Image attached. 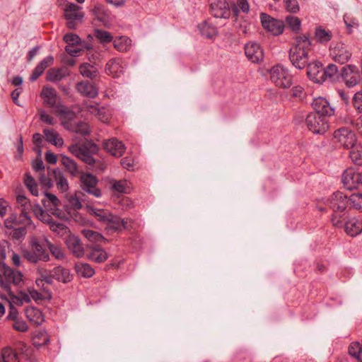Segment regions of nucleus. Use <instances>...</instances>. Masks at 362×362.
<instances>
[{"instance_id": "nucleus-56", "label": "nucleus", "mask_w": 362, "mask_h": 362, "mask_svg": "<svg viewBox=\"0 0 362 362\" xmlns=\"http://www.w3.org/2000/svg\"><path fill=\"white\" fill-rule=\"evenodd\" d=\"M49 342V339L47 334L40 333L33 339V345L35 347H40L44 345H47Z\"/></svg>"}, {"instance_id": "nucleus-52", "label": "nucleus", "mask_w": 362, "mask_h": 362, "mask_svg": "<svg viewBox=\"0 0 362 362\" xmlns=\"http://www.w3.org/2000/svg\"><path fill=\"white\" fill-rule=\"evenodd\" d=\"M11 229L12 231L10 233V235L14 240H22L27 234V228L25 226L13 227Z\"/></svg>"}, {"instance_id": "nucleus-1", "label": "nucleus", "mask_w": 362, "mask_h": 362, "mask_svg": "<svg viewBox=\"0 0 362 362\" xmlns=\"http://www.w3.org/2000/svg\"><path fill=\"white\" fill-rule=\"evenodd\" d=\"M294 40L295 44L289 49V59L294 67L303 69L309 63L312 41L309 33L296 36Z\"/></svg>"}, {"instance_id": "nucleus-13", "label": "nucleus", "mask_w": 362, "mask_h": 362, "mask_svg": "<svg viewBox=\"0 0 362 362\" xmlns=\"http://www.w3.org/2000/svg\"><path fill=\"white\" fill-rule=\"evenodd\" d=\"M209 12L214 18L228 19L230 7L226 0H209Z\"/></svg>"}, {"instance_id": "nucleus-32", "label": "nucleus", "mask_w": 362, "mask_h": 362, "mask_svg": "<svg viewBox=\"0 0 362 362\" xmlns=\"http://www.w3.org/2000/svg\"><path fill=\"white\" fill-rule=\"evenodd\" d=\"M107 253L99 246L94 247L88 255V258L96 263L104 262L107 259Z\"/></svg>"}, {"instance_id": "nucleus-47", "label": "nucleus", "mask_w": 362, "mask_h": 362, "mask_svg": "<svg viewBox=\"0 0 362 362\" xmlns=\"http://www.w3.org/2000/svg\"><path fill=\"white\" fill-rule=\"evenodd\" d=\"M285 21L288 28L293 33L296 34L299 33L301 26V21L298 17L289 15L286 17Z\"/></svg>"}, {"instance_id": "nucleus-49", "label": "nucleus", "mask_w": 362, "mask_h": 362, "mask_svg": "<svg viewBox=\"0 0 362 362\" xmlns=\"http://www.w3.org/2000/svg\"><path fill=\"white\" fill-rule=\"evenodd\" d=\"M68 202L69 206H66L65 210L69 215H71L72 212L74 213L82 207V204L76 196H71L68 199Z\"/></svg>"}, {"instance_id": "nucleus-39", "label": "nucleus", "mask_w": 362, "mask_h": 362, "mask_svg": "<svg viewBox=\"0 0 362 362\" xmlns=\"http://www.w3.org/2000/svg\"><path fill=\"white\" fill-rule=\"evenodd\" d=\"M61 163L64 166L65 170L69 172L72 176H76L78 173V166L76 163L66 156H62Z\"/></svg>"}, {"instance_id": "nucleus-29", "label": "nucleus", "mask_w": 362, "mask_h": 362, "mask_svg": "<svg viewBox=\"0 0 362 362\" xmlns=\"http://www.w3.org/2000/svg\"><path fill=\"white\" fill-rule=\"evenodd\" d=\"M52 276L54 279L64 284L71 281L73 276L70 274L69 269L62 266L55 267L52 269Z\"/></svg>"}, {"instance_id": "nucleus-7", "label": "nucleus", "mask_w": 362, "mask_h": 362, "mask_svg": "<svg viewBox=\"0 0 362 362\" xmlns=\"http://www.w3.org/2000/svg\"><path fill=\"white\" fill-rule=\"evenodd\" d=\"M305 122L310 132L315 134L322 135L329 128V123L327 117L310 112L307 115Z\"/></svg>"}, {"instance_id": "nucleus-4", "label": "nucleus", "mask_w": 362, "mask_h": 362, "mask_svg": "<svg viewBox=\"0 0 362 362\" xmlns=\"http://www.w3.org/2000/svg\"><path fill=\"white\" fill-rule=\"evenodd\" d=\"M69 151L87 165H93L96 162L93 155L98 153L99 147L96 144L87 141L81 144L71 145Z\"/></svg>"}, {"instance_id": "nucleus-42", "label": "nucleus", "mask_w": 362, "mask_h": 362, "mask_svg": "<svg viewBox=\"0 0 362 362\" xmlns=\"http://www.w3.org/2000/svg\"><path fill=\"white\" fill-rule=\"evenodd\" d=\"M79 71L83 76L95 78L98 76V70L89 63H83L79 66Z\"/></svg>"}, {"instance_id": "nucleus-54", "label": "nucleus", "mask_w": 362, "mask_h": 362, "mask_svg": "<svg viewBox=\"0 0 362 362\" xmlns=\"http://www.w3.org/2000/svg\"><path fill=\"white\" fill-rule=\"evenodd\" d=\"M82 234L91 242H99L104 238L100 233L89 229L83 230Z\"/></svg>"}, {"instance_id": "nucleus-3", "label": "nucleus", "mask_w": 362, "mask_h": 362, "mask_svg": "<svg viewBox=\"0 0 362 362\" xmlns=\"http://www.w3.org/2000/svg\"><path fill=\"white\" fill-rule=\"evenodd\" d=\"M47 238L39 240L33 238L30 242V250H25L23 252V257L29 262L36 264L40 261L48 262L49 258V252L47 248Z\"/></svg>"}, {"instance_id": "nucleus-36", "label": "nucleus", "mask_w": 362, "mask_h": 362, "mask_svg": "<svg viewBox=\"0 0 362 362\" xmlns=\"http://www.w3.org/2000/svg\"><path fill=\"white\" fill-rule=\"evenodd\" d=\"M43 133L47 142L55 146H62L63 145V139L59 137V134L54 129H44Z\"/></svg>"}, {"instance_id": "nucleus-24", "label": "nucleus", "mask_w": 362, "mask_h": 362, "mask_svg": "<svg viewBox=\"0 0 362 362\" xmlns=\"http://www.w3.org/2000/svg\"><path fill=\"white\" fill-rule=\"evenodd\" d=\"M86 109L90 114L95 115L100 121L107 122L110 119L109 110L98 103H90L87 105Z\"/></svg>"}, {"instance_id": "nucleus-59", "label": "nucleus", "mask_w": 362, "mask_h": 362, "mask_svg": "<svg viewBox=\"0 0 362 362\" xmlns=\"http://www.w3.org/2000/svg\"><path fill=\"white\" fill-rule=\"evenodd\" d=\"M16 202L21 207V211H28V210L30 207V201L25 196H24L23 194L17 195Z\"/></svg>"}, {"instance_id": "nucleus-33", "label": "nucleus", "mask_w": 362, "mask_h": 362, "mask_svg": "<svg viewBox=\"0 0 362 362\" xmlns=\"http://www.w3.org/2000/svg\"><path fill=\"white\" fill-rule=\"evenodd\" d=\"M75 270L78 276L84 278H90L95 274L94 269L87 263L77 262Z\"/></svg>"}, {"instance_id": "nucleus-48", "label": "nucleus", "mask_w": 362, "mask_h": 362, "mask_svg": "<svg viewBox=\"0 0 362 362\" xmlns=\"http://www.w3.org/2000/svg\"><path fill=\"white\" fill-rule=\"evenodd\" d=\"M343 19L346 25L347 33L349 35L353 33L354 28H357L359 26L358 21L350 14H344Z\"/></svg>"}, {"instance_id": "nucleus-17", "label": "nucleus", "mask_w": 362, "mask_h": 362, "mask_svg": "<svg viewBox=\"0 0 362 362\" xmlns=\"http://www.w3.org/2000/svg\"><path fill=\"white\" fill-rule=\"evenodd\" d=\"M103 148L115 157H121L125 152L124 144L115 138L104 141L103 144Z\"/></svg>"}, {"instance_id": "nucleus-34", "label": "nucleus", "mask_w": 362, "mask_h": 362, "mask_svg": "<svg viewBox=\"0 0 362 362\" xmlns=\"http://www.w3.org/2000/svg\"><path fill=\"white\" fill-rule=\"evenodd\" d=\"M52 175L56 181L57 189L62 192H66L69 189V184L63 173L59 170L55 169L52 170Z\"/></svg>"}, {"instance_id": "nucleus-20", "label": "nucleus", "mask_w": 362, "mask_h": 362, "mask_svg": "<svg viewBox=\"0 0 362 362\" xmlns=\"http://www.w3.org/2000/svg\"><path fill=\"white\" fill-rule=\"evenodd\" d=\"M66 245L69 250L77 258L84 255V248L80 238L74 235H69L66 238Z\"/></svg>"}, {"instance_id": "nucleus-44", "label": "nucleus", "mask_w": 362, "mask_h": 362, "mask_svg": "<svg viewBox=\"0 0 362 362\" xmlns=\"http://www.w3.org/2000/svg\"><path fill=\"white\" fill-rule=\"evenodd\" d=\"M64 77L65 74L59 68H51L46 74V80L50 82H59Z\"/></svg>"}, {"instance_id": "nucleus-62", "label": "nucleus", "mask_w": 362, "mask_h": 362, "mask_svg": "<svg viewBox=\"0 0 362 362\" xmlns=\"http://www.w3.org/2000/svg\"><path fill=\"white\" fill-rule=\"evenodd\" d=\"M13 328L18 332H25L28 329V326L24 320H19L18 319L14 321Z\"/></svg>"}, {"instance_id": "nucleus-21", "label": "nucleus", "mask_w": 362, "mask_h": 362, "mask_svg": "<svg viewBox=\"0 0 362 362\" xmlns=\"http://www.w3.org/2000/svg\"><path fill=\"white\" fill-rule=\"evenodd\" d=\"M245 54L253 63H258L263 59V51L258 43L248 42L245 45Z\"/></svg>"}, {"instance_id": "nucleus-45", "label": "nucleus", "mask_w": 362, "mask_h": 362, "mask_svg": "<svg viewBox=\"0 0 362 362\" xmlns=\"http://www.w3.org/2000/svg\"><path fill=\"white\" fill-rule=\"evenodd\" d=\"M47 247L49 250L48 252L57 259L62 260L64 258L65 255L62 248L60 245L53 244L49 240H46Z\"/></svg>"}, {"instance_id": "nucleus-43", "label": "nucleus", "mask_w": 362, "mask_h": 362, "mask_svg": "<svg viewBox=\"0 0 362 362\" xmlns=\"http://www.w3.org/2000/svg\"><path fill=\"white\" fill-rule=\"evenodd\" d=\"M88 212L93 216L98 221L105 223L111 213L107 210L88 207Z\"/></svg>"}, {"instance_id": "nucleus-5", "label": "nucleus", "mask_w": 362, "mask_h": 362, "mask_svg": "<svg viewBox=\"0 0 362 362\" xmlns=\"http://www.w3.org/2000/svg\"><path fill=\"white\" fill-rule=\"evenodd\" d=\"M0 286L6 292L11 291V284L18 286L23 281V274L21 272L16 271L5 263L0 264Z\"/></svg>"}, {"instance_id": "nucleus-15", "label": "nucleus", "mask_w": 362, "mask_h": 362, "mask_svg": "<svg viewBox=\"0 0 362 362\" xmlns=\"http://www.w3.org/2000/svg\"><path fill=\"white\" fill-rule=\"evenodd\" d=\"M31 223L30 216L28 211H21L19 216L11 214L4 221L6 228H13V227L21 226V225H28Z\"/></svg>"}, {"instance_id": "nucleus-40", "label": "nucleus", "mask_w": 362, "mask_h": 362, "mask_svg": "<svg viewBox=\"0 0 362 362\" xmlns=\"http://www.w3.org/2000/svg\"><path fill=\"white\" fill-rule=\"evenodd\" d=\"M349 356L358 361L362 362V344L358 341L351 342L348 347Z\"/></svg>"}, {"instance_id": "nucleus-58", "label": "nucleus", "mask_w": 362, "mask_h": 362, "mask_svg": "<svg viewBox=\"0 0 362 362\" xmlns=\"http://www.w3.org/2000/svg\"><path fill=\"white\" fill-rule=\"evenodd\" d=\"M287 11L296 13L299 11L300 7L297 0H284Z\"/></svg>"}, {"instance_id": "nucleus-37", "label": "nucleus", "mask_w": 362, "mask_h": 362, "mask_svg": "<svg viewBox=\"0 0 362 362\" xmlns=\"http://www.w3.org/2000/svg\"><path fill=\"white\" fill-rule=\"evenodd\" d=\"M322 74L324 82L326 79H329L330 81L339 79L340 76V72L338 70V67L334 64H329L327 67L323 68Z\"/></svg>"}, {"instance_id": "nucleus-8", "label": "nucleus", "mask_w": 362, "mask_h": 362, "mask_svg": "<svg viewBox=\"0 0 362 362\" xmlns=\"http://www.w3.org/2000/svg\"><path fill=\"white\" fill-rule=\"evenodd\" d=\"M334 142L339 147L349 149L357 143V136L354 132L347 127H341L334 131Z\"/></svg>"}, {"instance_id": "nucleus-60", "label": "nucleus", "mask_w": 362, "mask_h": 362, "mask_svg": "<svg viewBox=\"0 0 362 362\" xmlns=\"http://www.w3.org/2000/svg\"><path fill=\"white\" fill-rule=\"evenodd\" d=\"M53 279L52 276V270L49 274H47V271H44L40 273V279L36 280L35 283L37 286H39V282H46L48 284H52L53 283Z\"/></svg>"}, {"instance_id": "nucleus-30", "label": "nucleus", "mask_w": 362, "mask_h": 362, "mask_svg": "<svg viewBox=\"0 0 362 362\" xmlns=\"http://www.w3.org/2000/svg\"><path fill=\"white\" fill-rule=\"evenodd\" d=\"M105 72L107 74L114 78L119 77L124 72L123 66L119 59H112L108 61L105 66Z\"/></svg>"}, {"instance_id": "nucleus-35", "label": "nucleus", "mask_w": 362, "mask_h": 362, "mask_svg": "<svg viewBox=\"0 0 362 362\" xmlns=\"http://www.w3.org/2000/svg\"><path fill=\"white\" fill-rule=\"evenodd\" d=\"M349 149V158L352 162L357 165H362V144L356 143Z\"/></svg>"}, {"instance_id": "nucleus-23", "label": "nucleus", "mask_w": 362, "mask_h": 362, "mask_svg": "<svg viewBox=\"0 0 362 362\" xmlns=\"http://www.w3.org/2000/svg\"><path fill=\"white\" fill-rule=\"evenodd\" d=\"M332 55L335 62L344 64L350 59L351 52L346 48L344 44L337 43L332 50Z\"/></svg>"}, {"instance_id": "nucleus-6", "label": "nucleus", "mask_w": 362, "mask_h": 362, "mask_svg": "<svg viewBox=\"0 0 362 362\" xmlns=\"http://www.w3.org/2000/svg\"><path fill=\"white\" fill-rule=\"evenodd\" d=\"M270 79L276 86L288 88L293 84V76L290 71L281 65H276L270 69Z\"/></svg>"}, {"instance_id": "nucleus-61", "label": "nucleus", "mask_w": 362, "mask_h": 362, "mask_svg": "<svg viewBox=\"0 0 362 362\" xmlns=\"http://www.w3.org/2000/svg\"><path fill=\"white\" fill-rule=\"evenodd\" d=\"M353 105L355 109L362 113V93L357 92L353 98Z\"/></svg>"}, {"instance_id": "nucleus-25", "label": "nucleus", "mask_w": 362, "mask_h": 362, "mask_svg": "<svg viewBox=\"0 0 362 362\" xmlns=\"http://www.w3.org/2000/svg\"><path fill=\"white\" fill-rule=\"evenodd\" d=\"M96 19L105 26L111 22V12L103 4H97L92 10Z\"/></svg>"}, {"instance_id": "nucleus-27", "label": "nucleus", "mask_w": 362, "mask_h": 362, "mask_svg": "<svg viewBox=\"0 0 362 362\" xmlns=\"http://www.w3.org/2000/svg\"><path fill=\"white\" fill-rule=\"evenodd\" d=\"M198 29L202 36L212 39L218 35L217 28L209 21H204L198 25Z\"/></svg>"}, {"instance_id": "nucleus-31", "label": "nucleus", "mask_w": 362, "mask_h": 362, "mask_svg": "<svg viewBox=\"0 0 362 362\" xmlns=\"http://www.w3.org/2000/svg\"><path fill=\"white\" fill-rule=\"evenodd\" d=\"M28 320L35 325H40L44 321L42 311L35 307H28L25 310Z\"/></svg>"}, {"instance_id": "nucleus-10", "label": "nucleus", "mask_w": 362, "mask_h": 362, "mask_svg": "<svg viewBox=\"0 0 362 362\" xmlns=\"http://www.w3.org/2000/svg\"><path fill=\"white\" fill-rule=\"evenodd\" d=\"M340 76L349 88H352L362 81V74L355 65L348 64L343 66L340 71Z\"/></svg>"}, {"instance_id": "nucleus-64", "label": "nucleus", "mask_w": 362, "mask_h": 362, "mask_svg": "<svg viewBox=\"0 0 362 362\" xmlns=\"http://www.w3.org/2000/svg\"><path fill=\"white\" fill-rule=\"evenodd\" d=\"M126 42L122 37H117L113 41L114 47L119 52H123L127 48Z\"/></svg>"}, {"instance_id": "nucleus-28", "label": "nucleus", "mask_w": 362, "mask_h": 362, "mask_svg": "<svg viewBox=\"0 0 362 362\" xmlns=\"http://www.w3.org/2000/svg\"><path fill=\"white\" fill-rule=\"evenodd\" d=\"M40 96L44 99V103L50 107H55L57 100V91L54 88L44 86Z\"/></svg>"}, {"instance_id": "nucleus-9", "label": "nucleus", "mask_w": 362, "mask_h": 362, "mask_svg": "<svg viewBox=\"0 0 362 362\" xmlns=\"http://www.w3.org/2000/svg\"><path fill=\"white\" fill-rule=\"evenodd\" d=\"M326 204L333 211V214L339 216L346 213L349 204L348 195L337 191L327 200Z\"/></svg>"}, {"instance_id": "nucleus-50", "label": "nucleus", "mask_w": 362, "mask_h": 362, "mask_svg": "<svg viewBox=\"0 0 362 362\" xmlns=\"http://www.w3.org/2000/svg\"><path fill=\"white\" fill-rule=\"evenodd\" d=\"M348 199L350 208L355 209H362V194L353 193L350 196H348Z\"/></svg>"}, {"instance_id": "nucleus-14", "label": "nucleus", "mask_w": 362, "mask_h": 362, "mask_svg": "<svg viewBox=\"0 0 362 362\" xmlns=\"http://www.w3.org/2000/svg\"><path fill=\"white\" fill-rule=\"evenodd\" d=\"M312 106L315 112L312 113H317V115L327 117L334 115V110L332 108L329 103L325 98L319 97L315 98L312 103Z\"/></svg>"}, {"instance_id": "nucleus-63", "label": "nucleus", "mask_w": 362, "mask_h": 362, "mask_svg": "<svg viewBox=\"0 0 362 362\" xmlns=\"http://www.w3.org/2000/svg\"><path fill=\"white\" fill-rule=\"evenodd\" d=\"M126 181L125 180H119L115 181L112 186V188L114 191L119 193H126Z\"/></svg>"}, {"instance_id": "nucleus-38", "label": "nucleus", "mask_w": 362, "mask_h": 362, "mask_svg": "<svg viewBox=\"0 0 362 362\" xmlns=\"http://www.w3.org/2000/svg\"><path fill=\"white\" fill-rule=\"evenodd\" d=\"M315 38L320 43H326L332 40V33L329 30L319 26L315 28Z\"/></svg>"}, {"instance_id": "nucleus-19", "label": "nucleus", "mask_w": 362, "mask_h": 362, "mask_svg": "<svg viewBox=\"0 0 362 362\" xmlns=\"http://www.w3.org/2000/svg\"><path fill=\"white\" fill-rule=\"evenodd\" d=\"M306 66L308 77L311 81L317 83H322L324 82V78L322 74L323 66L321 62H309Z\"/></svg>"}, {"instance_id": "nucleus-53", "label": "nucleus", "mask_w": 362, "mask_h": 362, "mask_svg": "<svg viewBox=\"0 0 362 362\" xmlns=\"http://www.w3.org/2000/svg\"><path fill=\"white\" fill-rule=\"evenodd\" d=\"M64 41L70 46H79L81 45V39L75 33H66L63 37Z\"/></svg>"}, {"instance_id": "nucleus-18", "label": "nucleus", "mask_w": 362, "mask_h": 362, "mask_svg": "<svg viewBox=\"0 0 362 362\" xmlns=\"http://www.w3.org/2000/svg\"><path fill=\"white\" fill-rule=\"evenodd\" d=\"M55 112L59 117L63 126L66 129H69V124L76 117V113L72 110L61 103L56 105Z\"/></svg>"}, {"instance_id": "nucleus-12", "label": "nucleus", "mask_w": 362, "mask_h": 362, "mask_svg": "<svg viewBox=\"0 0 362 362\" xmlns=\"http://www.w3.org/2000/svg\"><path fill=\"white\" fill-rule=\"evenodd\" d=\"M80 182L83 191L95 197H101V190L97 187L98 180L95 175L83 173L80 176Z\"/></svg>"}, {"instance_id": "nucleus-11", "label": "nucleus", "mask_w": 362, "mask_h": 362, "mask_svg": "<svg viewBox=\"0 0 362 362\" xmlns=\"http://www.w3.org/2000/svg\"><path fill=\"white\" fill-rule=\"evenodd\" d=\"M260 21L263 28L273 35L278 36L283 33L285 28L283 21L274 18L266 13H260Z\"/></svg>"}, {"instance_id": "nucleus-51", "label": "nucleus", "mask_w": 362, "mask_h": 362, "mask_svg": "<svg viewBox=\"0 0 362 362\" xmlns=\"http://www.w3.org/2000/svg\"><path fill=\"white\" fill-rule=\"evenodd\" d=\"M49 229L57 233L59 235H64L69 232V228L62 223H59L53 220L49 225Z\"/></svg>"}, {"instance_id": "nucleus-55", "label": "nucleus", "mask_w": 362, "mask_h": 362, "mask_svg": "<svg viewBox=\"0 0 362 362\" xmlns=\"http://www.w3.org/2000/svg\"><path fill=\"white\" fill-rule=\"evenodd\" d=\"M69 129L83 136L88 135L90 134L88 125L86 123L82 122H80L76 125L69 127Z\"/></svg>"}, {"instance_id": "nucleus-22", "label": "nucleus", "mask_w": 362, "mask_h": 362, "mask_svg": "<svg viewBox=\"0 0 362 362\" xmlns=\"http://www.w3.org/2000/svg\"><path fill=\"white\" fill-rule=\"evenodd\" d=\"M358 172L356 171L354 168L345 170L341 177L344 187L349 190L358 189Z\"/></svg>"}, {"instance_id": "nucleus-57", "label": "nucleus", "mask_w": 362, "mask_h": 362, "mask_svg": "<svg viewBox=\"0 0 362 362\" xmlns=\"http://www.w3.org/2000/svg\"><path fill=\"white\" fill-rule=\"evenodd\" d=\"M305 95L304 88L300 86H293L291 90V97L294 99L302 100Z\"/></svg>"}, {"instance_id": "nucleus-16", "label": "nucleus", "mask_w": 362, "mask_h": 362, "mask_svg": "<svg viewBox=\"0 0 362 362\" xmlns=\"http://www.w3.org/2000/svg\"><path fill=\"white\" fill-rule=\"evenodd\" d=\"M128 221L132 223L130 218L122 219L119 216L110 214V217L105 223L107 226L106 228L112 233L120 232L128 228Z\"/></svg>"}, {"instance_id": "nucleus-46", "label": "nucleus", "mask_w": 362, "mask_h": 362, "mask_svg": "<svg viewBox=\"0 0 362 362\" xmlns=\"http://www.w3.org/2000/svg\"><path fill=\"white\" fill-rule=\"evenodd\" d=\"M94 36L100 44L103 45L110 43L113 40V37L110 33L98 28L95 29Z\"/></svg>"}, {"instance_id": "nucleus-41", "label": "nucleus", "mask_w": 362, "mask_h": 362, "mask_svg": "<svg viewBox=\"0 0 362 362\" xmlns=\"http://www.w3.org/2000/svg\"><path fill=\"white\" fill-rule=\"evenodd\" d=\"M0 362H19L18 354L10 348L6 347L2 349Z\"/></svg>"}, {"instance_id": "nucleus-26", "label": "nucleus", "mask_w": 362, "mask_h": 362, "mask_svg": "<svg viewBox=\"0 0 362 362\" xmlns=\"http://www.w3.org/2000/svg\"><path fill=\"white\" fill-rule=\"evenodd\" d=\"M76 89L81 95L90 98H94L98 95V90L95 86L88 81L78 82L76 85Z\"/></svg>"}, {"instance_id": "nucleus-2", "label": "nucleus", "mask_w": 362, "mask_h": 362, "mask_svg": "<svg viewBox=\"0 0 362 362\" xmlns=\"http://www.w3.org/2000/svg\"><path fill=\"white\" fill-rule=\"evenodd\" d=\"M331 221L336 228L344 227L345 233L351 236L356 237L362 233V221L355 217L347 219L346 213L332 214Z\"/></svg>"}]
</instances>
